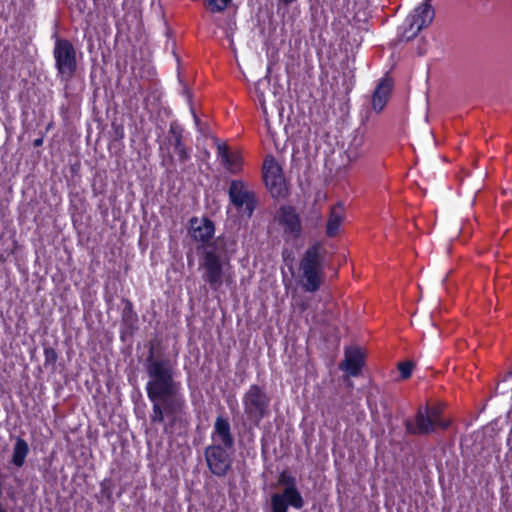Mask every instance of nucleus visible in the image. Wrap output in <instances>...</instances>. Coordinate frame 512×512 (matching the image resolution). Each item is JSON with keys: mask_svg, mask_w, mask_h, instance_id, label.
Returning <instances> with one entry per match:
<instances>
[{"mask_svg": "<svg viewBox=\"0 0 512 512\" xmlns=\"http://www.w3.org/2000/svg\"><path fill=\"white\" fill-rule=\"evenodd\" d=\"M231 160L233 163V168L235 169V173L237 172L238 165H239V157L236 155L231 154Z\"/></svg>", "mask_w": 512, "mask_h": 512, "instance_id": "nucleus-34", "label": "nucleus"}, {"mask_svg": "<svg viewBox=\"0 0 512 512\" xmlns=\"http://www.w3.org/2000/svg\"><path fill=\"white\" fill-rule=\"evenodd\" d=\"M270 71H271V69H270V67H268V70H267V74H266V76H265L263 79H260V80L255 84V91H256V93H257V95H258V98H259L260 102L262 103V105L264 104V103L262 102V97H263V95H264L263 90H262V87H263V86H267V85H269V84H270Z\"/></svg>", "mask_w": 512, "mask_h": 512, "instance_id": "nucleus-25", "label": "nucleus"}, {"mask_svg": "<svg viewBox=\"0 0 512 512\" xmlns=\"http://www.w3.org/2000/svg\"><path fill=\"white\" fill-rule=\"evenodd\" d=\"M230 202L237 210H244L251 217L257 206V197L254 191L248 190L241 180H232L228 189Z\"/></svg>", "mask_w": 512, "mask_h": 512, "instance_id": "nucleus-7", "label": "nucleus"}, {"mask_svg": "<svg viewBox=\"0 0 512 512\" xmlns=\"http://www.w3.org/2000/svg\"><path fill=\"white\" fill-rule=\"evenodd\" d=\"M184 93L187 95L188 101L191 104V93L187 87H185Z\"/></svg>", "mask_w": 512, "mask_h": 512, "instance_id": "nucleus-40", "label": "nucleus"}, {"mask_svg": "<svg viewBox=\"0 0 512 512\" xmlns=\"http://www.w3.org/2000/svg\"><path fill=\"white\" fill-rule=\"evenodd\" d=\"M446 280H447V275L445 277H443L442 283H445Z\"/></svg>", "mask_w": 512, "mask_h": 512, "instance_id": "nucleus-44", "label": "nucleus"}, {"mask_svg": "<svg viewBox=\"0 0 512 512\" xmlns=\"http://www.w3.org/2000/svg\"><path fill=\"white\" fill-rule=\"evenodd\" d=\"M212 440L214 443L224 445L226 448L234 447V436L231 432L228 418L221 415L216 418Z\"/></svg>", "mask_w": 512, "mask_h": 512, "instance_id": "nucleus-17", "label": "nucleus"}, {"mask_svg": "<svg viewBox=\"0 0 512 512\" xmlns=\"http://www.w3.org/2000/svg\"><path fill=\"white\" fill-rule=\"evenodd\" d=\"M183 129L182 127L176 122H172L170 124L169 132H168V141L169 144L173 145L175 148V151L177 152L179 156V160L181 162H186L190 156L186 149V147L183 145Z\"/></svg>", "mask_w": 512, "mask_h": 512, "instance_id": "nucleus-19", "label": "nucleus"}, {"mask_svg": "<svg viewBox=\"0 0 512 512\" xmlns=\"http://www.w3.org/2000/svg\"><path fill=\"white\" fill-rule=\"evenodd\" d=\"M44 356H45L44 366L45 367L51 366L52 369H54L55 364L58 359V355H57V352L55 351V349L52 347H45L44 348Z\"/></svg>", "mask_w": 512, "mask_h": 512, "instance_id": "nucleus-23", "label": "nucleus"}, {"mask_svg": "<svg viewBox=\"0 0 512 512\" xmlns=\"http://www.w3.org/2000/svg\"><path fill=\"white\" fill-rule=\"evenodd\" d=\"M511 376H512V370L507 373L506 378L511 377Z\"/></svg>", "mask_w": 512, "mask_h": 512, "instance_id": "nucleus-43", "label": "nucleus"}, {"mask_svg": "<svg viewBox=\"0 0 512 512\" xmlns=\"http://www.w3.org/2000/svg\"><path fill=\"white\" fill-rule=\"evenodd\" d=\"M43 140H44V137H43V135H41L39 138H37V139H35V140L33 141V146H34V147H40V146H42V144H43Z\"/></svg>", "mask_w": 512, "mask_h": 512, "instance_id": "nucleus-36", "label": "nucleus"}, {"mask_svg": "<svg viewBox=\"0 0 512 512\" xmlns=\"http://www.w3.org/2000/svg\"><path fill=\"white\" fill-rule=\"evenodd\" d=\"M215 143L217 146L218 155L222 159L223 165L231 172L235 173V169L233 168V163L231 160V154L229 153V148L225 143L219 142L217 138H215Z\"/></svg>", "mask_w": 512, "mask_h": 512, "instance_id": "nucleus-22", "label": "nucleus"}, {"mask_svg": "<svg viewBox=\"0 0 512 512\" xmlns=\"http://www.w3.org/2000/svg\"><path fill=\"white\" fill-rule=\"evenodd\" d=\"M236 241L231 235L222 234L216 237L212 242L198 247L202 248V258L214 257L219 261L229 262L231 254L236 250Z\"/></svg>", "mask_w": 512, "mask_h": 512, "instance_id": "nucleus-8", "label": "nucleus"}, {"mask_svg": "<svg viewBox=\"0 0 512 512\" xmlns=\"http://www.w3.org/2000/svg\"><path fill=\"white\" fill-rule=\"evenodd\" d=\"M322 244L315 242L303 254L299 264L302 288L306 292H316L322 284Z\"/></svg>", "mask_w": 512, "mask_h": 512, "instance_id": "nucleus-2", "label": "nucleus"}, {"mask_svg": "<svg viewBox=\"0 0 512 512\" xmlns=\"http://www.w3.org/2000/svg\"><path fill=\"white\" fill-rule=\"evenodd\" d=\"M280 1L283 2L286 5H289V4L293 3V2H295L296 0H280Z\"/></svg>", "mask_w": 512, "mask_h": 512, "instance_id": "nucleus-42", "label": "nucleus"}, {"mask_svg": "<svg viewBox=\"0 0 512 512\" xmlns=\"http://www.w3.org/2000/svg\"><path fill=\"white\" fill-rule=\"evenodd\" d=\"M278 484L284 486V489L280 493L271 495V512H288L289 506L298 510L304 507L305 502L297 488V481L294 476L284 470L279 475Z\"/></svg>", "mask_w": 512, "mask_h": 512, "instance_id": "nucleus-3", "label": "nucleus"}, {"mask_svg": "<svg viewBox=\"0 0 512 512\" xmlns=\"http://www.w3.org/2000/svg\"><path fill=\"white\" fill-rule=\"evenodd\" d=\"M191 112L193 114L195 124L199 127L200 126V119L196 115L195 110H194V108L192 106H191Z\"/></svg>", "mask_w": 512, "mask_h": 512, "instance_id": "nucleus-38", "label": "nucleus"}, {"mask_svg": "<svg viewBox=\"0 0 512 512\" xmlns=\"http://www.w3.org/2000/svg\"><path fill=\"white\" fill-rule=\"evenodd\" d=\"M243 405L249 422L258 427L261 420L269 414L270 398L260 386L254 384L244 394Z\"/></svg>", "mask_w": 512, "mask_h": 512, "instance_id": "nucleus-4", "label": "nucleus"}, {"mask_svg": "<svg viewBox=\"0 0 512 512\" xmlns=\"http://www.w3.org/2000/svg\"><path fill=\"white\" fill-rule=\"evenodd\" d=\"M415 28H416V26L412 30H410V26H409L407 29H405L404 32L401 35V40H405V41L412 40L413 38H407L406 35H411L412 32L415 30Z\"/></svg>", "mask_w": 512, "mask_h": 512, "instance_id": "nucleus-32", "label": "nucleus"}, {"mask_svg": "<svg viewBox=\"0 0 512 512\" xmlns=\"http://www.w3.org/2000/svg\"><path fill=\"white\" fill-rule=\"evenodd\" d=\"M319 221H320V216H319V215H317V217H316V222H319Z\"/></svg>", "mask_w": 512, "mask_h": 512, "instance_id": "nucleus-45", "label": "nucleus"}, {"mask_svg": "<svg viewBox=\"0 0 512 512\" xmlns=\"http://www.w3.org/2000/svg\"><path fill=\"white\" fill-rule=\"evenodd\" d=\"M364 365V354L357 346L345 349L344 360L339 364V369L344 370L348 375L356 377L361 373Z\"/></svg>", "mask_w": 512, "mask_h": 512, "instance_id": "nucleus-15", "label": "nucleus"}, {"mask_svg": "<svg viewBox=\"0 0 512 512\" xmlns=\"http://www.w3.org/2000/svg\"><path fill=\"white\" fill-rule=\"evenodd\" d=\"M227 37L230 38V46H231L232 51L235 53L236 49L234 48V45H233V39L231 38L230 35H227Z\"/></svg>", "mask_w": 512, "mask_h": 512, "instance_id": "nucleus-41", "label": "nucleus"}, {"mask_svg": "<svg viewBox=\"0 0 512 512\" xmlns=\"http://www.w3.org/2000/svg\"><path fill=\"white\" fill-rule=\"evenodd\" d=\"M28 453L29 446L27 442L23 438L18 437L13 448L11 463L18 468L22 467L25 463V458Z\"/></svg>", "mask_w": 512, "mask_h": 512, "instance_id": "nucleus-21", "label": "nucleus"}, {"mask_svg": "<svg viewBox=\"0 0 512 512\" xmlns=\"http://www.w3.org/2000/svg\"><path fill=\"white\" fill-rule=\"evenodd\" d=\"M111 486H112L111 480L105 479L101 483V494L103 495V497H105L107 499V501L113 503L114 501L112 498V487Z\"/></svg>", "mask_w": 512, "mask_h": 512, "instance_id": "nucleus-28", "label": "nucleus"}, {"mask_svg": "<svg viewBox=\"0 0 512 512\" xmlns=\"http://www.w3.org/2000/svg\"><path fill=\"white\" fill-rule=\"evenodd\" d=\"M276 220L283 227L284 235L296 240L302 235L303 228L300 215L292 205H282L279 207Z\"/></svg>", "mask_w": 512, "mask_h": 512, "instance_id": "nucleus-10", "label": "nucleus"}, {"mask_svg": "<svg viewBox=\"0 0 512 512\" xmlns=\"http://www.w3.org/2000/svg\"><path fill=\"white\" fill-rule=\"evenodd\" d=\"M146 347L148 354L143 361V367L148 377L147 397L152 403L150 422L163 424L167 418L168 423L164 426V432L168 433L182 422L186 400L181 392V383L175 379L174 364L164 353L162 339L155 336L149 340Z\"/></svg>", "mask_w": 512, "mask_h": 512, "instance_id": "nucleus-1", "label": "nucleus"}, {"mask_svg": "<svg viewBox=\"0 0 512 512\" xmlns=\"http://www.w3.org/2000/svg\"><path fill=\"white\" fill-rule=\"evenodd\" d=\"M226 262L219 261L210 256L202 258L201 266L204 269L203 280L209 284L213 291L219 290L223 284L224 264Z\"/></svg>", "mask_w": 512, "mask_h": 512, "instance_id": "nucleus-11", "label": "nucleus"}, {"mask_svg": "<svg viewBox=\"0 0 512 512\" xmlns=\"http://www.w3.org/2000/svg\"><path fill=\"white\" fill-rule=\"evenodd\" d=\"M425 1H426V2H429V3L431 4V1H432V0H425Z\"/></svg>", "mask_w": 512, "mask_h": 512, "instance_id": "nucleus-46", "label": "nucleus"}, {"mask_svg": "<svg viewBox=\"0 0 512 512\" xmlns=\"http://www.w3.org/2000/svg\"><path fill=\"white\" fill-rule=\"evenodd\" d=\"M422 324L426 325L427 327L430 328V331L428 333L430 338H432V339L440 338L441 331L438 329L437 325L429 317H425Z\"/></svg>", "mask_w": 512, "mask_h": 512, "instance_id": "nucleus-26", "label": "nucleus"}, {"mask_svg": "<svg viewBox=\"0 0 512 512\" xmlns=\"http://www.w3.org/2000/svg\"><path fill=\"white\" fill-rule=\"evenodd\" d=\"M263 180L266 188L273 198L285 197L287 188L285 179L282 175V168L271 158L270 161L264 162Z\"/></svg>", "mask_w": 512, "mask_h": 512, "instance_id": "nucleus-9", "label": "nucleus"}, {"mask_svg": "<svg viewBox=\"0 0 512 512\" xmlns=\"http://www.w3.org/2000/svg\"><path fill=\"white\" fill-rule=\"evenodd\" d=\"M211 6L212 12H222L226 9L231 0H205Z\"/></svg>", "mask_w": 512, "mask_h": 512, "instance_id": "nucleus-27", "label": "nucleus"}, {"mask_svg": "<svg viewBox=\"0 0 512 512\" xmlns=\"http://www.w3.org/2000/svg\"><path fill=\"white\" fill-rule=\"evenodd\" d=\"M124 308L121 314L122 328L120 331V338L122 341L126 340L127 336H132L138 329V315L133 309L132 302L129 299L123 298Z\"/></svg>", "mask_w": 512, "mask_h": 512, "instance_id": "nucleus-16", "label": "nucleus"}, {"mask_svg": "<svg viewBox=\"0 0 512 512\" xmlns=\"http://www.w3.org/2000/svg\"><path fill=\"white\" fill-rule=\"evenodd\" d=\"M224 445L213 443L204 450V457L209 471L217 477H225L232 466V460Z\"/></svg>", "mask_w": 512, "mask_h": 512, "instance_id": "nucleus-6", "label": "nucleus"}, {"mask_svg": "<svg viewBox=\"0 0 512 512\" xmlns=\"http://www.w3.org/2000/svg\"><path fill=\"white\" fill-rule=\"evenodd\" d=\"M427 141L429 142V144H431L432 146H436V140L434 138V135H433V132L429 131L428 134H427Z\"/></svg>", "mask_w": 512, "mask_h": 512, "instance_id": "nucleus-35", "label": "nucleus"}, {"mask_svg": "<svg viewBox=\"0 0 512 512\" xmlns=\"http://www.w3.org/2000/svg\"><path fill=\"white\" fill-rule=\"evenodd\" d=\"M406 433L410 435H428L435 431L429 418L428 405L419 407L414 420L407 418L404 421Z\"/></svg>", "mask_w": 512, "mask_h": 512, "instance_id": "nucleus-13", "label": "nucleus"}, {"mask_svg": "<svg viewBox=\"0 0 512 512\" xmlns=\"http://www.w3.org/2000/svg\"><path fill=\"white\" fill-rule=\"evenodd\" d=\"M434 17V8L429 2L424 1L414 10V14L407 18V21L410 22V30L416 26L411 35H406L407 38H415L422 29L427 28L432 23Z\"/></svg>", "mask_w": 512, "mask_h": 512, "instance_id": "nucleus-12", "label": "nucleus"}, {"mask_svg": "<svg viewBox=\"0 0 512 512\" xmlns=\"http://www.w3.org/2000/svg\"><path fill=\"white\" fill-rule=\"evenodd\" d=\"M428 413H429V418L434 425V428H436V422H439L440 417H441L440 409L437 407H430L428 405Z\"/></svg>", "mask_w": 512, "mask_h": 512, "instance_id": "nucleus-30", "label": "nucleus"}, {"mask_svg": "<svg viewBox=\"0 0 512 512\" xmlns=\"http://www.w3.org/2000/svg\"><path fill=\"white\" fill-rule=\"evenodd\" d=\"M415 366V363L413 361H405L398 363V370L400 371V376L402 379H408L411 374L412 370Z\"/></svg>", "mask_w": 512, "mask_h": 512, "instance_id": "nucleus-24", "label": "nucleus"}, {"mask_svg": "<svg viewBox=\"0 0 512 512\" xmlns=\"http://www.w3.org/2000/svg\"><path fill=\"white\" fill-rule=\"evenodd\" d=\"M344 220V205L342 202H337L331 207L329 218L326 224V235L334 237L338 234L339 227Z\"/></svg>", "mask_w": 512, "mask_h": 512, "instance_id": "nucleus-20", "label": "nucleus"}, {"mask_svg": "<svg viewBox=\"0 0 512 512\" xmlns=\"http://www.w3.org/2000/svg\"><path fill=\"white\" fill-rule=\"evenodd\" d=\"M112 139L114 141H121L124 138V127L122 124H118L115 121L112 122Z\"/></svg>", "mask_w": 512, "mask_h": 512, "instance_id": "nucleus-29", "label": "nucleus"}, {"mask_svg": "<svg viewBox=\"0 0 512 512\" xmlns=\"http://www.w3.org/2000/svg\"><path fill=\"white\" fill-rule=\"evenodd\" d=\"M393 84V79L388 76V74L379 81L371 100L374 111L381 112L384 109L392 91Z\"/></svg>", "mask_w": 512, "mask_h": 512, "instance_id": "nucleus-18", "label": "nucleus"}, {"mask_svg": "<svg viewBox=\"0 0 512 512\" xmlns=\"http://www.w3.org/2000/svg\"><path fill=\"white\" fill-rule=\"evenodd\" d=\"M482 189V187L480 185H476L474 187V195L472 196L471 200H470V205L473 206L475 204V201H476V194Z\"/></svg>", "mask_w": 512, "mask_h": 512, "instance_id": "nucleus-33", "label": "nucleus"}, {"mask_svg": "<svg viewBox=\"0 0 512 512\" xmlns=\"http://www.w3.org/2000/svg\"><path fill=\"white\" fill-rule=\"evenodd\" d=\"M436 426H439V427H441V428H443V429H446V428L448 427V423L443 422V421H441V419H440V420H439V422H436Z\"/></svg>", "mask_w": 512, "mask_h": 512, "instance_id": "nucleus-39", "label": "nucleus"}, {"mask_svg": "<svg viewBox=\"0 0 512 512\" xmlns=\"http://www.w3.org/2000/svg\"><path fill=\"white\" fill-rule=\"evenodd\" d=\"M347 156H348V158L350 160L356 159L357 158V152L350 148V149L347 150Z\"/></svg>", "mask_w": 512, "mask_h": 512, "instance_id": "nucleus-37", "label": "nucleus"}, {"mask_svg": "<svg viewBox=\"0 0 512 512\" xmlns=\"http://www.w3.org/2000/svg\"><path fill=\"white\" fill-rule=\"evenodd\" d=\"M214 232V222L209 218L203 217L202 219H198L197 217H193L190 219L189 233L195 241L205 245L213 238Z\"/></svg>", "mask_w": 512, "mask_h": 512, "instance_id": "nucleus-14", "label": "nucleus"}, {"mask_svg": "<svg viewBox=\"0 0 512 512\" xmlns=\"http://www.w3.org/2000/svg\"><path fill=\"white\" fill-rule=\"evenodd\" d=\"M282 256L284 258V261L288 265L291 274L294 275V268H293V265H292V262H293V259H294L293 258V253L290 250H288V249H284L283 252H282Z\"/></svg>", "mask_w": 512, "mask_h": 512, "instance_id": "nucleus-31", "label": "nucleus"}, {"mask_svg": "<svg viewBox=\"0 0 512 512\" xmlns=\"http://www.w3.org/2000/svg\"><path fill=\"white\" fill-rule=\"evenodd\" d=\"M55 67L62 81H70L77 71L76 49L73 44L63 38H57L53 50Z\"/></svg>", "mask_w": 512, "mask_h": 512, "instance_id": "nucleus-5", "label": "nucleus"}]
</instances>
